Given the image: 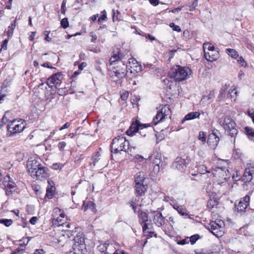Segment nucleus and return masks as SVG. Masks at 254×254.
<instances>
[{
    "mask_svg": "<svg viewBox=\"0 0 254 254\" xmlns=\"http://www.w3.org/2000/svg\"><path fill=\"white\" fill-rule=\"evenodd\" d=\"M45 252L43 249H37L35 251L34 254H44Z\"/></svg>",
    "mask_w": 254,
    "mask_h": 254,
    "instance_id": "64",
    "label": "nucleus"
},
{
    "mask_svg": "<svg viewBox=\"0 0 254 254\" xmlns=\"http://www.w3.org/2000/svg\"><path fill=\"white\" fill-rule=\"evenodd\" d=\"M162 114L160 111L157 113L152 122L153 125H156L157 124L164 121L166 118Z\"/></svg>",
    "mask_w": 254,
    "mask_h": 254,
    "instance_id": "28",
    "label": "nucleus"
},
{
    "mask_svg": "<svg viewBox=\"0 0 254 254\" xmlns=\"http://www.w3.org/2000/svg\"><path fill=\"white\" fill-rule=\"evenodd\" d=\"M3 186L5 190L6 194L10 196L17 190V186L9 175H6L4 179Z\"/></svg>",
    "mask_w": 254,
    "mask_h": 254,
    "instance_id": "9",
    "label": "nucleus"
},
{
    "mask_svg": "<svg viewBox=\"0 0 254 254\" xmlns=\"http://www.w3.org/2000/svg\"><path fill=\"white\" fill-rule=\"evenodd\" d=\"M226 53L233 59H236L239 57L238 53L234 49H227Z\"/></svg>",
    "mask_w": 254,
    "mask_h": 254,
    "instance_id": "35",
    "label": "nucleus"
},
{
    "mask_svg": "<svg viewBox=\"0 0 254 254\" xmlns=\"http://www.w3.org/2000/svg\"><path fill=\"white\" fill-rule=\"evenodd\" d=\"M90 36L92 37V39H91L92 42H94L97 39V35L94 34V33L93 32H90Z\"/></svg>",
    "mask_w": 254,
    "mask_h": 254,
    "instance_id": "58",
    "label": "nucleus"
},
{
    "mask_svg": "<svg viewBox=\"0 0 254 254\" xmlns=\"http://www.w3.org/2000/svg\"><path fill=\"white\" fill-rule=\"evenodd\" d=\"M86 66L87 64L85 62H82L78 65V69L80 70H82Z\"/></svg>",
    "mask_w": 254,
    "mask_h": 254,
    "instance_id": "59",
    "label": "nucleus"
},
{
    "mask_svg": "<svg viewBox=\"0 0 254 254\" xmlns=\"http://www.w3.org/2000/svg\"><path fill=\"white\" fill-rule=\"evenodd\" d=\"M145 175L143 172H138L134 176L135 184L144 183Z\"/></svg>",
    "mask_w": 254,
    "mask_h": 254,
    "instance_id": "31",
    "label": "nucleus"
},
{
    "mask_svg": "<svg viewBox=\"0 0 254 254\" xmlns=\"http://www.w3.org/2000/svg\"><path fill=\"white\" fill-rule=\"evenodd\" d=\"M219 124L229 135L233 136L237 134L236 123L230 117L227 116L223 120H219Z\"/></svg>",
    "mask_w": 254,
    "mask_h": 254,
    "instance_id": "5",
    "label": "nucleus"
},
{
    "mask_svg": "<svg viewBox=\"0 0 254 254\" xmlns=\"http://www.w3.org/2000/svg\"><path fill=\"white\" fill-rule=\"evenodd\" d=\"M161 163L160 155L157 154L153 160V164H154V171L158 173L160 171V164Z\"/></svg>",
    "mask_w": 254,
    "mask_h": 254,
    "instance_id": "23",
    "label": "nucleus"
},
{
    "mask_svg": "<svg viewBox=\"0 0 254 254\" xmlns=\"http://www.w3.org/2000/svg\"><path fill=\"white\" fill-rule=\"evenodd\" d=\"M73 241L75 243H77L78 245H82L84 242V238L83 237L82 233H79L77 234L76 236L74 237Z\"/></svg>",
    "mask_w": 254,
    "mask_h": 254,
    "instance_id": "33",
    "label": "nucleus"
},
{
    "mask_svg": "<svg viewBox=\"0 0 254 254\" xmlns=\"http://www.w3.org/2000/svg\"><path fill=\"white\" fill-rule=\"evenodd\" d=\"M183 6L178 7L172 10L171 12L174 13H178L182 9Z\"/></svg>",
    "mask_w": 254,
    "mask_h": 254,
    "instance_id": "60",
    "label": "nucleus"
},
{
    "mask_svg": "<svg viewBox=\"0 0 254 254\" xmlns=\"http://www.w3.org/2000/svg\"><path fill=\"white\" fill-rule=\"evenodd\" d=\"M62 231L64 232V234H63L64 236L66 235L68 238H71V236H73L74 235V234L75 233V232L71 231L70 230H62Z\"/></svg>",
    "mask_w": 254,
    "mask_h": 254,
    "instance_id": "43",
    "label": "nucleus"
},
{
    "mask_svg": "<svg viewBox=\"0 0 254 254\" xmlns=\"http://www.w3.org/2000/svg\"><path fill=\"white\" fill-rule=\"evenodd\" d=\"M173 208L175 209L179 214L181 215L185 216L186 217H189L188 214L186 212H184L182 208H181L179 206L174 205L173 206Z\"/></svg>",
    "mask_w": 254,
    "mask_h": 254,
    "instance_id": "38",
    "label": "nucleus"
},
{
    "mask_svg": "<svg viewBox=\"0 0 254 254\" xmlns=\"http://www.w3.org/2000/svg\"><path fill=\"white\" fill-rule=\"evenodd\" d=\"M37 220H38V219L36 217H32L30 219V223L31 224L34 225L37 222Z\"/></svg>",
    "mask_w": 254,
    "mask_h": 254,
    "instance_id": "62",
    "label": "nucleus"
},
{
    "mask_svg": "<svg viewBox=\"0 0 254 254\" xmlns=\"http://www.w3.org/2000/svg\"><path fill=\"white\" fill-rule=\"evenodd\" d=\"M48 186L46 189V196L48 198H52L56 190V188L55 187V184L52 180L48 181Z\"/></svg>",
    "mask_w": 254,
    "mask_h": 254,
    "instance_id": "17",
    "label": "nucleus"
},
{
    "mask_svg": "<svg viewBox=\"0 0 254 254\" xmlns=\"http://www.w3.org/2000/svg\"><path fill=\"white\" fill-rule=\"evenodd\" d=\"M200 115V113L198 112L189 113L185 116L184 119L182 120V123H183L185 121H189L196 118H198Z\"/></svg>",
    "mask_w": 254,
    "mask_h": 254,
    "instance_id": "24",
    "label": "nucleus"
},
{
    "mask_svg": "<svg viewBox=\"0 0 254 254\" xmlns=\"http://www.w3.org/2000/svg\"><path fill=\"white\" fill-rule=\"evenodd\" d=\"M198 139L203 142H205L206 141V134L204 132H200Z\"/></svg>",
    "mask_w": 254,
    "mask_h": 254,
    "instance_id": "45",
    "label": "nucleus"
},
{
    "mask_svg": "<svg viewBox=\"0 0 254 254\" xmlns=\"http://www.w3.org/2000/svg\"><path fill=\"white\" fill-rule=\"evenodd\" d=\"M134 188L135 193L139 196H141L146 190V187L144 185V183L135 184Z\"/></svg>",
    "mask_w": 254,
    "mask_h": 254,
    "instance_id": "22",
    "label": "nucleus"
},
{
    "mask_svg": "<svg viewBox=\"0 0 254 254\" xmlns=\"http://www.w3.org/2000/svg\"><path fill=\"white\" fill-rule=\"evenodd\" d=\"M128 96V93L126 91L122 92L121 95V98L124 101L126 100L127 99Z\"/></svg>",
    "mask_w": 254,
    "mask_h": 254,
    "instance_id": "50",
    "label": "nucleus"
},
{
    "mask_svg": "<svg viewBox=\"0 0 254 254\" xmlns=\"http://www.w3.org/2000/svg\"><path fill=\"white\" fill-rule=\"evenodd\" d=\"M204 57L209 62H214L219 58V52L214 46L209 43H204L203 45Z\"/></svg>",
    "mask_w": 254,
    "mask_h": 254,
    "instance_id": "6",
    "label": "nucleus"
},
{
    "mask_svg": "<svg viewBox=\"0 0 254 254\" xmlns=\"http://www.w3.org/2000/svg\"><path fill=\"white\" fill-rule=\"evenodd\" d=\"M197 170L198 171L202 174H204L206 173H209V172L207 170L206 167L204 165H200L199 167H198Z\"/></svg>",
    "mask_w": 254,
    "mask_h": 254,
    "instance_id": "41",
    "label": "nucleus"
},
{
    "mask_svg": "<svg viewBox=\"0 0 254 254\" xmlns=\"http://www.w3.org/2000/svg\"><path fill=\"white\" fill-rule=\"evenodd\" d=\"M237 93L238 91L237 90L236 87L235 86H232L228 92L227 97L230 99L231 100H233L235 101L237 98Z\"/></svg>",
    "mask_w": 254,
    "mask_h": 254,
    "instance_id": "26",
    "label": "nucleus"
},
{
    "mask_svg": "<svg viewBox=\"0 0 254 254\" xmlns=\"http://www.w3.org/2000/svg\"><path fill=\"white\" fill-rule=\"evenodd\" d=\"M148 126L149 125H147L146 124H140L138 122H136L135 123H133L131 125L129 128L126 131V133L128 135L132 136L134 133H136L139 130H141Z\"/></svg>",
    "mask_w": 254,
    "mask_h": 254,
    "instance_id": "13",
    "label": "nucleus"
},
{
    "mask_svg": "<svg viewBox=\"0 0 254 254\" xmlns=\"http://www.w3.org/2000/svg\"><path fill=\"white\" fill-rule=\"evenodd\" d=\"M47 170L48 169L46 167L41 165L40 166L36 167L34 170V173L37 174L30 175L32 178H36L37 179H44L49 176Z\"/></svg>",
    "mask_w": 254,
    "mask_h": 254,
    "instance_id": "12",
    "label": "nucleus"
},
{
    "mask_svg": "<svg viewBox=\"0 0 254 254\" xmlns=\"http://www.w3.org/2000/svg\"><path fill=\"white\" fill-rule=\"evenodd\" d=\"M99 251L105 254L106 243L101 244L98 247Z\"/></svg>",
    "mask_w": 254,
    "mask_h": 254,
    "instance_id": "52",
    "label": "nucleus"
},
{
    "mask_svg": "<svg viewBox=\"0 0 254 254\" xmlns=\"http://www.w3.org/2000/svg\"><path fill=\"white\" fill-rule=\"evenodd\" d=\"M36 33V32H31L29 34V39L31 41H33L34 40V37L35 36Z\"/></svg>",
    "mask_w": 254,
    "mask_h": 254,
    "instance_id": "56",
    "label": "nucleus"
},
{
    "mask_svg": "<svg viewBox=\"0 0 254 254\" xmlns=\"http://www.w3.org/2000/svg\"><path fill=\"white\" fill-rule=\"evenodd\" d=\"M219 141V138L216 134V133L213 132L209 135L207 143L212 148H215Z\"/></svg>",
    "mask_w": 254,
    "mask_h": 254,
    "instance_id": "16",
    "label": "nucleus"
},
{
    "mask_svg": "<svg viewBox=\"0 0 254 254\" xmlns=\"http://www.w3.org/2000/svg\"><path fill=\"white\" fill-rule=\"evenodd\" d=\"M8 39H5L1 46V49H3L4 50H6L7 49V46L8 44Z\"/></svg>",
    "mask_w": 254,
    "mask_h": 254,
    "instance_id": "55",
    "label": "nucleus"
},
{
    "mask_svg": "<svg viewBox=\"0 0 254 254\" xmlns=\"http://www.w3.org/2000/svg\"><path fill=\"white\" fill-rule=\"evenodd\" d=\"M62 79L63 76L62 74L57 73L50 76L47 79V84L50 87H57L61 84Z\"/></svg>",
    "mask_w": 254,
    "mask_h": 254,
    "instance_id": "11",
    "label": "nucleus"
},
{
    "mask_svg": "<svg viewBox=\"0 0 254 254\" xmlns=\"http://www.w3.org/2000/svg\"><path fill=\"white\" fill-rule=\"evenodd\" d=\"M63 165L61 164L54 163L52 165V168L54 170H57L58 169H61L63 167Z\"/></svg>",
    "mask_w": 254,
    "mask_h": 254,
    "instance_id": "53",
    "label": "nucleus"
},
{
    "mask_svg": "<svg viewBox=\"0 0 254 254\" xmlns=\"http://www.w3.org/2000/svg\"><path fill=\"white\" fill-rule=\"evenodd\" d=\"M82 158V155L80 154L79 155H77L75 158V162L78 163L79 162L80 160Z\"/></svg>",
    "mask_w": 254,
    "mask_h": 254,
    "instance_id": "63",
    "label": "nucleus"
},
{
    "mask_svg": "<svg viewBox=\"0 0 254 254\" xmlns=\"http://www.w3.org/2000/svg\"><path fill=\"white\" fill-rule=\"evenodd\" d=\"M245 130L247 132L249 138L254 141V130L249 127H246Z\"/></svg>",
    "mask_w": 254,
    "mask_h": 254,
    "instance_id": "37",
    "label": "nucleus"
},
{
    "mask_svg": "<svg viewBox=\"0 0 254 254\" xmlns=\"http://www.w3.org/2000/svg\"><path fill=\"white\" fill-rule=\"evenodd\" d=\"M224 222L219 220L218 222L211 221L208 226V229L216 237H221L224 232Z\"/></svg>",
    "mask_w": 254,
    "mask_h": 254,
    "instance_id": "8",
    "label": "nucleus"
},
{
    "mask_svg": "<svg viewBox=\"0 0 254 254\" xmlns=\"http://www.w3.org/2000/svg\"><path fill=\"white\" fill-rule=\"evenodd\" d=\"M138 217L139 218L140 223L142 226L144 223H146V222H147L148 220V214L142 211H138Z\"/></svg>",
    "mask_w": 254,
    "mask_h": 254,
    "instance_id": "27",
    "label": "nucleus"
},
{
    "mask_svg": "<svg viewBox=\"0 0 254 254\" xmlns=\"http://www.w3.org/2000/svg\"><path fill=\"white\" fill-rule=\"evenodd\" d=\"M64 219L60 217V216L56 218H52L53 224L56 226H62L64 227L65 225V228H69L70 224L67 222L64 223Z\"/></svg>",
    "mask_w": 254,
    "mask_h": 254,
    "instance_id": "20",
    "label": "nucleus"
},
{
    "mask_svg": "<svg viewBox=\"0 0 254 254\" xmlns=\"http://www.w3.org/2000/svg\"><path fill=\"white\" fill-rule=\"evenodd\" d=\"M160 111L162 113H163L162 114L164 115L165 118L167 116H169L171 113V110L169 106L168 105H166L164 107H163Z\"/></svg>",
    "mask_w": 254,
    "mask_h": 254,
    "instance_id": "36",
    "label": "nucleus"
},
{
    "mask_svg": "<svg viewBox=\"0 0 254 254\" xmlns=\"http://www.w3.org/2000/svg\"><path fill=\"white\" fill-rule=\"evenodd\" d=\"M106 18H107L106 12L105 10H103L101 12V16L98 18V21L99 22H101L104 20H105Z\"/></svg>",
    "mask_w": 254,
    "mask_h": 254,
    "instance_id": "48",
    "label": "nucleus"
},
{
    "mask_svg": "<svg viewBox=\"0 0 254 254\" xmlns=\"http://www.w3.org/2000/svg\"><path fill=\"white\" fill-rule=\"evenodd\" d=\"M191 73V70L189 67L176 65L171 69L169 75L175 80L181 81L189 78Z\"/></svg>",
    "mask_w": 254,
    "mask_h": 254,
    "instance_id": "2",
    "label": "nucleus"
},
{
    "mask_svg": "<svg viewBox=\"0 0 254 254\" xmlns=\"http://www.w3.org/2000/svg\"><path fill=\"white\" fill-rule=\"evenodd\" d=\"M130 206L132 208V209L135 211L136 208V207L135 206V200H131L129 202Z\"/></svg>",
    "mask_w": 254,
    "mask_h": 254,
    "instance_id": "57",
    "label": "nucleus"
},
{
    "mask_svg": "<svg viewBox=\"0 0 254 254\" xmlns=\"http://www.w3.org/2000/svg\"><path fill=\"white\" fill-rule=\"evenodd\" d=\"M124 55L120 51H114L110 60L111 67L110 75L116 77L119 79L125 77L127 73V61Z\"/></svg>",
    "mask_w": 254,
    "mask_h": 254,
    "instance_id": "1",
    "label": "nucleus"
},
{
    "mask_svg": "<svg viewBox=\"0 0 254 254\" xmlns=\"http://www.w3.org/2000/svg\"><path fill=\"white\" fill-rule=\"evenodd\" d=\"M117 251L115 244L106 243L105 254H116Z\"/></svg>",
    "mask_w": 254,
    "mask_h": 254,
    "instance_id": "25",
    "label": "nucleus"
},
{
    "mask_svg": "<svg viewBox=\"0 0 254 254\" xmlns=\"http://www.w3.org/2000/svg\"><path fill=\"white\" fill-rule=\"evenodd\" d=\"M42 165L40 163V159L37 157H30L27 162V168L29 174H36L34 173V170L36 168Z\"/></svg>",
    "mask_w": 254,
    "mask_h": 254,
    "instance_id": "10",
    "label": "nucleus"
},
{
    "mask_svg": "<svg viewBox=\"0 0 254 254\" xmlns=\"http://www.w3.org/2000/svg\"><path fill=\"white\" fill-rule=\"evenodd\" d=\"M133 159L135 161L142 162L145 159V158L142 156L137 154L134 157Z\"/></svg>",
    "mask_w": 254,
    "mask_h": 254,
    "instance_id": "49",
    "label": "nucleus"
},
{
    "mask_svg": "<svg viewBox=\"0 0 254 254\" xmlns=\"http://www.w3.org/2000/svg\"><path fill=\"white\" fill-rule=\"evenodd\" d=\"M199 238L198 235L195 234L190 237V242L191 244H194L196 241Z\"/></svg>",
    "mask_w": 254,
    "mask_h": 254,
    "instance_id": "47",
    "label": "nucleus"
},
{
    "mask_svg": "<svg viewBox=\"0 0 254 254\" xmlns=\"http://www.w3.org/2000/svg\"><path fill=\"white\" fill-rule=\"evenodd\" d=\"M100 153L99 152H96V154L92 157V164L94 166L96 165V164L99 162V160H100Z\"/></svg>",
    "mask_w": 254,
    "mask_h": 254,
    "instance_id": "39",
    "label": "nucleus"
},
{
    "mask_svg": "<svg viewBox=\"0 0 254 254\" xmlns=\"http://www.w3.org/2000/svg\"><path fill=\"white\" fill-rule=\"evenodd\" d=\"M215 93L213 91H211L209 92V94L207 95H204L202 98L201 99L202 102H205L207 103H209L214 98Z\"/></svg>",
    "mask_w": 254,
    "mask_h": 254,
    "instance_id": "29",
    "label": "nucleus"
},
{
    "mask_svg": "<svg viewBox=\"0 0 254 254\" xmlns=\"http://www.w3.org/2000/svg\"><path fill=\"white\" fill-rule=\"evenodd\" d=\"M148 229V225L147 223H144L142 226V230L144 234L148 236L149 237H152L153 236L155 238L157 237V234L154 232L149 231Z\"/></svg>",
    "mask_w": 254,
    "mask_h": 254,
    "instance_id": "32",
    "label": "nucleus"
},
{
    "mask_svg": "<svg viewBox=\"0 0 254 254\" xmlns=\"http://www.w3.org/2000/svg\"><path fill=\"white\" fill-rule=\"evenodd\" d=\"M149 1L151 5L154 6L158 5L160 2L159 0H149Z\"/></svg>",
    "mask_w": 254,
    "mask_h": 254,
    "instance_id": "54",
    "label": "nucleus"
},
{
    "mask_svg": "<svg viewBox=\"0 0 254 254\" xmlns=\"http://www.w3.org/2000/svg\"><path fill=\"white\" fill-rule=\"evenodd\" d=\"M13 221L11 219H0V223L4 224L5 226L8 227L11 225Z\"/></svg>",
    "mask_w": 254,
    "mask_h": 254,
    "instance_id": "40",
    "label": "nucleus"
},
{
    "mask_svg": "<svg viewBox=\"0 0 254 254\" xmlns=\"http://www.w3.org/2000/svg\"><path fill=\"white\" fill-rule=\"evenodd\" d=\"M170 26L173 28V30L174 31H177V32H181V29L180 28V27L179 26H178V25H176L175 24V23H171L170 24Z\"/></svg>",
    "mask_w": 254,
    "mask_h": 254,
    "instance_id": "46",
    "label": "nucleus"
},
{
    "mask_svg": "<svg viewBox=\"0 0 254 254\" xmlns=\"http://www.w3.org/2000/svg\"><path fill=\"white\" fill-rule=\"evenodd\" d=\"M66 143L64 141L60 142L58 144V147L61 151H64V147L66 146Z\"/></svg>",
    "mask_w": 254,
    "mask_h": 254,
    "instance_id": "51",
    "label": "nucleus"
},
{
    "mask_svg": "<svg viewBox=\"0 0 254 254\" xmlns=\"http://www.w3.org/2000/svg\"><path fill=\"white\" fill-rule=\"evenodd\" d=\"M65 5H66V2L64 0H63V2H62V6H61V10H62V12L63 13H65Z\"/></svg>",
    "mask_w": 254,
    "mask_h": 254,
    "instance_id": "61",
    "label": "nucleus"
},
{
    "mask_svg": "<svg viewBox=\"0 0 254 254\" xmlns=\"http://www.w3.org/2000/svg\"><path fill=\"white\" fill-rule=\"evenodd\" d=\"M153 221L158 227H161L165 224V217L163 216L161 213L156 212L154 213Z\"/></svg>",
    "mask_w": 254,
    "mask_h": 254,
    "instance_id": "18",
    "label": "nucleus"
},
{
    "mask_svg": "<svg viewBox=\"0 0 254 254\" xmlns=\"http://www.w3.org/2000/svg\"><path fill=\"white\" fill-rule=\"evenodd\" d=\"M26 122L22 119L14 120L7 125V131L9 135L22 132L26 127Z\"/></svg>",
    "mask_w": 254,
    "mask_h": 254,
    "instance_id": "7",
    "label": "nucleus"
},
{
    "mask_svg": "<svg viewBox=\"0 0 254 254\" xmlns=\"http://www.w3.org/2000/svg\"><path fill=\"white\" fill-rule=\"evenodd\" d=\"M212 175L217 178V185L222 188V191L228 192L230 189V185L227 182V175L224 168L216 167L213 170Z\"/></svg>",
    "mask_w": 254,
    "mask_h": 254,
    "instance_id": "3",
    "label": "nucleus"
},
{
    "mask_svg": "<svg viewBox=\"0 0 254 254\" xmlns=\"http://www.w3.org/2000/svg\"><path fill=\"white\" fill-rule=\"evenodd\" d=\"M129 142L126 137L118 136L112 141L111 150L112 153H117L121 151L127 152L128 149Z\"/></svg>",
    "mask_w": 254,
    "mask_h": 254,
    "instance_id": "4",
    "label": "nucleus"
},
{
    "mask_svg": "<svg viewBox=\"0 0 254 254\" xmlns=\"http://www.w3.org/2000/svg\"><path fill=\"white\" fill-rule=\"evenodd\" d=\"M16 19L13 21L12 23L8 27L7 31H6V35L8 37H11L13 33L14 29L16 26Z\"/></svg>",
    "mask_w": 254,
    "mask_h": 254,
    "instance_id": "34",
    "label": "nucleus"
},
{
    "mask_svg": "<svg viewBox=\"0 0 254 254\" xmlns=\"http://www.w3.org/2000/svg\"><path fill=\"white\" fill-rule=\"evenodd\" d=\"M173 166L175 167L177 170L181 172H183L186 168V161L181 158H178L176 161L173 163Z\"/></svg>",
    "mask_w": 254,
    "mask_h": 254,
    "instance_id": "19",
    "label": "nucleus"
},
{
    "mask_svg": "<svg viewBox=\"0 0 254 254\" xmlns=\"http://www.w3.org/2000/svg\"><path fill=\"white\" fill-rule=\"evenodd\" d=\"M254 174V167L251 164H248L244 173L242 181L245 183H249L253 179V175Z\"/></svg>",
    "mask_w": 254,
    "mask_h": 254,
    "instance_id": "14",
    "label": "nucleus"
},
{
    "mask_svg": "<svg viewBox=\"0 0 254 254\" xmlns=\"http://www.w3.org/2000/svg\"><path fill=\"white\" fill-rule=\"evenodd\" d=\"M63 218H65V214L64 212L61 209L56 207L53 210L52 218H56L59 216Z\"/></svg>",
    "mask_w": 254,
    "mask_h": 254,
    "instance_id": "30",
    "label": "nucleus"
},
{
    "mask_svg": "<svg viewBox=\"0 0 254 254\" xmlns=\"http://www.w3.org/2000/svg\"><path fill=\"white\" fill-rule=\"evenodd\" d=\"M82 210L84 211L90 210L93 213L96 212L95 204L91 201H84L82 205Z\"/></svg>",
    "mask_w": 254,
    "mask_h": 254,
    "instance_id": "21",
    "label": "nucleus"
},
{
    "mask_svg": "<svg viewBox=\"0 0 254 254\" xmlns=\"http://www.w3.org/2000/svg\"><path fill=\"white\" fill-rule=\"evenodd\" d=\"M61 26L64 29L67 28L69 25V23L67 18H63L61 21Z\"/></svg>",
    "mask_w": 254,
    "mask_h": 254,
    "instance_id": "42",
    "label": "nucleus"
},
{
    "mask_svg": "<svg viewBox=\"0 0 254 254\" xmlns=\"http://www.w3.org/2000/svg\"><path fill=\"white\" fill-rule=\"evenodd\" d=\"M198 3H197V0H194L192 2L191 4H187V6H188L190 7V11H193L195 9L196 7L197 6Z\"/></svg>",
    "mask_w": 254,
    "mask_h": 254,
    "instance_id": "44",
    "label": "nucleus"
},
{
    "mask_svg": "<svg viewBox=\"0 0 254 254\" xmlns=\"http://www.w3.org/2000/svg\"><path fill=\"white\" fill-rule=\"evenodd\" d=\"M250 203V197L249 195H246L240 200L239 204L236 205V207L238 209V211L244 212L245 209L249 205Z\"/></svg>",
    "mask_w": 254,
    "mask_h": 254,
    "instance_id": "15",
    "label": "nucleus"
}]
</instances>
